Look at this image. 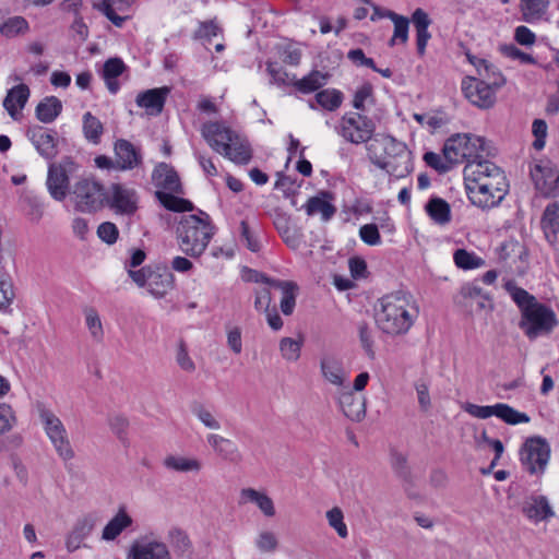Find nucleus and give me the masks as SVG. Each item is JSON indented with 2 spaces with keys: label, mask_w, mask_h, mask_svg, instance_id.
<instances>
[{
  "label": "nucleus",
  "mask_w": 559,
  "mask_h": 559,
  "mask_svg": "<svg viewBox=\"0 0 559 559\" xmlns=\"http://www.w3.org/2000/svg\"><path fill=\"white\" fill-rule=\"evenodd\" d=\"M29 95V88L24 83L17 84L8 91L3 99V107L13 120L19 119L20 112L25 107Z\"/></svg>",
  "instance_id": "31"
},
{
  "label": "nucleus",
  "mask_w": 559,
  "mask_h": 559,
  "mask_svg": "<svg viewBox=\"0 0 559 559\" xmlns=\"http://www.w3.org/2000/svg\"><path fill=\"white\" fill-rule=\"evenodd\" d=\"M116 168L119 170H132L142 164V154L139 147L130 141L119 139L114 146Z\"/></svg>",
  "instance_id": "22"
},
{
  "label": "nucleus",
  "mask_w": 559,
  "mask_h": 559,
  "mask_svg": "<svg viewBox=\"0 0 559 559\" xmlns=\"http://www.w3.org/2000/svg\"><path fill=\"white\" fill-rule=\"evenodd\" d=\"M465 56L467 61L475 68L480 81H486L495 91L506 84L504 75L493 63L485 58L473 55L471 51H466Z\"/></svg>",
  "instance_id": "21"
},
{
  "label": "nucleus",
  "mask_w": 559,
  "mask_h": 559,
  "mask_svg": "<svg viewBox=\"0 0 559 559\" xmlns=\"http://www.w3.org/2000/svg\"><path fill=\"white\" fill-rule=\"evenodd\" d=\"M152 181L157 191L182 192L180 178L176 170L166 163H159L152 173Z\"/></svg>",
  "instance_id": "25"
},
{
  "label": "nucleus",
  "mask_w": 559,
  "mask_h": 559,
  "mask_svg": "<svg viewBox=\"0 0 559 559\" xmlns=\"http://www.w3.org/2000/svg\"><path fill=\"white\" fill-rule=\"evenodd\" d=\"M169 93L168 86L146 90L136 95L135 104L145 109L147 115L158 116L164 109Z\"/></svg>",
  "instance_id": "23"
},
{
  "label": "nucleus",
  "mask_w": 559,
  "mask_h": 559,
  "mask_svg": "<svg viewBox=\"0 0 559 559\" xmlns=\"http://www.w3.org/2000/svg\"><path fill=\"white\" fill-rule=\"evenodd\" d=\"M485 151V140L468 133L454 134L443 145V153L454 165L483 164Z\"/></svg>",
  "instance_id": "5"
},
{
  "label": "nucleus",
  "mask_w": 559,
  "mask_h": 559,
  "mask_svg": "<svg viewBox=\"0 0 559 559\" xmlns=\"http://www.w3.org/2000/svg\"><path fill=\"white\" fill-rule=\"evenodd\" d=\"M126 70L127 66L120 58H109L105 61L102 70V78L111 94H117L120 90L118 78L122 75Z\"/></svg>",
  "instance_id": "36"
},
{
  "label": "nucleus",
  "mask_w": 559,
  "mask_h": 559,
  "mask_svg": "<svg viewBox=\"0 0 559 559\" xmlns=\"http://www.w3.org/2000/svg\"><path fill=\"white\" fill-rule=\"evenodd\" d=\"M62 103L56 96H49L44 98L36 106V117L44 123L52 122L61 112Z\"/></svg>",
  "instance_id": "40"
},
{
  "label": "nucleus",
  "mask_w": 559,
  "mask_h": 559,
  "mask_svg": "<svg viewBox=\"0 0 559 559\" xmlns=\"http://www.w3.org/2000/svg\"><path fill=\"white\" fill-rule=\"evenodd\" d=\"M344 94L336 88H324L316 93L314 102L309 100L308 106L310 109L316 110L321 107L328 111H336L343 104Z\"/></svg>",
  "instance_id": "35"
},
{
  "label": "nucleus",
  "mask_w": 559,
  "mask_h": 559,
  "mask_svg": "<svg viewBox=\"0 0 559 559\" xmlns=\"http://www.w3.org/2000/svg\"><path fill=\"white\" fill-rule=\"evenodd\" d=\"M367 153L373 165L396 178L406 177L413 169L406 144L391 135L376 138L367 145Z\"/></svg>",
  "instance_id": "4"
},
{
  "label": "nucleus",
  "mask_w": 559,
  "mask_h": 559,
  "mask_svg": "<svg viewBox=\"0 0 559 559\" xmlns=\"http://www.w3.org/2000/svg\"><path fill=\"white\" fill-rule=\"evenodd\" d=\"M133 523L124 507H120L117 513L109 520L102 532V539L105 542L115 540L124 530Z\"/></svg>",
  "instance_id": "34"
},
{
  "label": "nucleus",
  "mask_w": 559,
  "mask_h": 559,
  "mask_svg": "<svg viewBox=\"0 0 559 559\" xmlns=\"http://www.w3.org/2000/svg\"><path fill=\"white\" fill-rule=\"evenodd\" d=\"M384 15H386L394 25L393 35L389 40V45L393 47L397 44H406L408 40L409 20L395 12H386Z\"/></svg>",
  "instance_id": "43"
},
{
  "label": "nucleus",
  "mask_w": 559,
  "mask_h": 559,
  "mask_svg": "<svg viewBox=\"0 0 559 559\" xmlns=\"http://www.w3.org/2000/svg\"><path fill=\"white\" fill-rule=\"evenodd\" d=\"M462 408L475 418L487 419L496 416L508 425L527 424L531 420L527 414L519 412L506 403H497L495 405L465 403L462 405Z\"/></svg>",
  "instance_id": "12"
},
{
  "label": "nucleus",
  "mask_w": 559,
  "mask_h": 559,
  "mask_svg": "<svg viewBox=\"0 0 559 559\" xmlns=\"http://www.w3.org/2000/svg\"><path fill=\"white\" fill-rule=\"evenodd\" d=\"M79 170V165L70 157L59 163H51L48 167L46 187L50 197L56 201H63L70 192V178Z\"/></svg>",
  "instance_id": "10"
},
{
  "label": "nucleus",
  "mask_w": 559,
  "mask_h": 559,
  "mask_svg": "<svg viewBox=\"0 0 559 559\" xmlns=\"http://www.w3.org/2000/svg\"><path fill=\"white\" fill-rule=\"evenodd\" d=\"M419 317V306L408 293H391L379 299L376 323L380 331L391 336L406 334Z\"/></svg>",
  "instance_id": "2"
},
{
  "label": "nucleus",
  "mask_w": 559,
  "mask_h": 559,
  "mask_svg": "<svg viewBox=\"0 0 559 559\" xmlns=\"http://www.w3.org/2000/svg\"><path fill=\"white\" fill-rule=\"evenodd\" d=\"M325 516L330 527H332L341 538L348 536L347 525L344 522V513L341 508L333 507L326 511Z\"/></svg>",
  "instance_id": "56"
},
{
  "label": "nucleus",
  "mask_w": 559,
  "mask_h": 559,
  "mask_svg": "<svg viewBox=\"0 0 559 559\" xmlns=\"http://www.w3.org/2000/svg\"><path fill=\"white\" fill-rule=\"evenodd\" d=\"M39 420L59 457L63 461L72 460L74 451L66 426L57 414L49 408L41 407L39 408Z\"/></svg>",
  "instance_id": "6"
},
{
  "label": "nucleus",
  "mask_w": 559,
  "mask_h": 559,
  "mask_svg": "<svg viewBox=\"0 0 559 559\" xmlns=\"http://www.w3.org/2000/svg\"><path fill=\"white\" fill-rule=\"evenodd\" d=\"M322 377L329 383L342 389L348 385V373L343 361L334 356H324L320 361Z\"/></svg>",
  "instance_id": "27"
},
{
  "label": "nucleus",
  "mask_w": 559,
  "mask_h": 559,
  "mask_svg": "<svg viewBox=\"0 0 559 559\" xmlns=\"http://www.w3.org/2000/svg\"><path fill=\"white\" fill-rule=\"evenodd\" d=\"M524 21L532 23L539 20L548 8V0H520Z\"/></svg>",
  "instance_id": "46"
},
{
  "label": "nucleus",
  "mask_w": 559,
  "mask_h": 559,
  "mask_svg": "<svg viewBox=\"0 0 559 559\" xmlns=\"http://www.w3.org/2000/svg\"><path fill=\"white\" fill-rule=\"evenodd\" d=\"M337 403L343 414L353 421H360L366 416V399L355 393L349 385L342 388L337 394Z\"/></svg>",
  "instance_id": "18"
},
{
  "label": "nucleus",
  "mask_w": 559,
  "mask_h": 559,
  "mask_svg": "<svg viewBox=\"0 0 559 559\" xmlns=\"http://www.w3.org/2000/svg\"><path fill=\"white\" fill-rule=\"evenodd\" d=\"M557 324L555 312L539 304H531L522 312L520 328L530 338H535L540 334L549 333Z\"/></svg>",
  "instance_id": "11"
},
{
  "label": "nucleus",
  "mask_w": 559,
  "mask_h": 559,
  "mask_svg": "<svg viewBox=\"0 0 559 559\" xmlns=\"http://www.w3.org/2000/svg\"><path fill=\"white\" fill-rule=\"evenodd\" d=\"M359 237L368 246H379L381 236L376 224H366L359 228Z\"/></svg>",
  "instance_id": "64"
},
{
  "label": "nucleus",
  "mask_w": 559,
  "mask_h": 559,
  "mask_svg": "<svg viewBox=\"0 0 559 559\" xmlns=\"http://www.w3.org/2000/svg\"><path fill=\"white\" fill-rule=\"evenodd\" d=\"M239 503L254 504L265 518H273L276 514V509L272 498L263 490L254 488H243L239 493Z\"/></svg>",
  "instance_id": "30"
},
{
  "label": "nucleus",
  "mask_w": 559,
  "mask_h": 559,
  "mask_svg": "<svg viewBox=\"0 0 559 559\" xmlns=\"http://www.w3.org/2000/svg\"><path fill=\"white\" fill-rule=\"evenodd\" d=\"M522 512L532 522L547 521L555 515V512L545 496H531L523 506Z\"/></svg>",
  "instance_id": "29"
},
{
  "label": "nucleus",
  "mask_w": 559,
  "mask_h": 559,
  "mask_svg": "<svg viewBox=\"0 0 559 559\" xmlns=\"http://www.w3.org/2000/svg\"><path fill=\"white\" fill-rule=\"evenodd\" d=\"M103 132L104 127L100 120L91 112H85L83 115V133L85 139L93 144H98Z\"/></svg>",
  "instance_id": "48"
},
{
  "label": "nucleus",
  "mask_w": 559,
  "mask_h": 559,
  "mask_svg": "<svg viewBox=\"0 0 559 559\" xmlns=\"http://www.w3.org/2000/svg\"><path fill=\"white\" fill-rule=\"evenodd\" d=\"M542 228L546 240L554 246L559 233V204L557 202H551L546 206L542 217Z\"/></svg>",
  "instance_id": "37"
},
{
  "label": "nucleus",
  "mask_w": 559,
  "mask_h": 559,
  "mask_svg": "<svg viewBox=\"0 0 559 559\" xmlns=\"http://www.w3.org/2000/svg\"><path fill=\"white\" fill-rule=\"evenodd\" d=\"M27 138L36 151L46 159H52L56 154V138L52 132L41 126H34L27 130Z\"/></svg>",
  "instance_id": "24"
},
{
  "label": "nucleus",
  "mask_w": 559,
  "mask_h": 559,
  "mask_svg": "<svg viewBox=\"0 0 559 559\" xmlns=\"http://www.w3.org/2000/svg\"><path fill=\"white\" fill-rule=\"evenodd\" d=\"M76 210L81 212H93L98 210L104 201V191L97 181L83 178L79 180L71 190Z\"/></svg>",
  "instance_id": "13"
},
{
  "label": "nucleus",
  "mask_w": 559,
  "mask_h": 559,
  "mask_svg": "<svg viewBox=\"0 0 559 559\" xmlns=\"http://www.w3.org/2000/svg\"><path fill=\"white\" fill-rule=\"evenodd\" d=\"M216 230L207 213L199 211L197 214H183L175 227L178 249L187 257L199 259L206 251Z\"/></svg>",
  "instance_id": "3"
},
{
  "label": "nucleus",
  "mask_w": 559,
  "mask_h": 559,
  "mask_svg": "<svg viewBox=\"0 0 559 559\" xmlns=\"http://www.w3.org/2000/svg\"><path fill=\"white\" fill-rule=\"evenodd\" d=\"M412 22L416 31L417 52L419 56H424L427 44L431 38V34L429 32L431 19L426 11L421 8H417L412 14Z\"/></svg>",
  "instance_id": "32"
},
{
  "label": "nucleus",
  "mask_w": 559,
  "mask_h": 559,
  "mask_svg": "<svg viewBox=\"0 0 559 559\" xmlns=\"http://www.w3.org/2000/svg\"><path fill=\"white\" fill-rule=\"evenodd\" d=\"M329 78L328 73L319 70H312L301 79L293 74V87L301 94L318 93L328 83Z\"/></svg>",
  "instance_id": "33"
},
{
  "label": "nucleus",
  "mask_w": 559,
  "mask_h": 559,
  "mask_svg": "<svg viewBox=\"0 0 559 559\" xmlns=\"http://www.w3.org/2000/svg\"><path fill=\"white\" fill-rule=\"evenodd\" d=\"M453 260L455 265L462 270H475L485 264V261L480 257L465 249L455 250Z\"/></svg>",
  "instance_id": "51"
},
{
  "label": "nucleus",
  "mask_w": 559,
  "mask_h": 559,
  "mask_svg": "<svg viewBox=\"0 0 559 559\" xmlns=\"http://www.w3.org/2000/svg\"><path fill=\"white\" fill-rule=\"evenodd\" d=\"M305 209L309 216L321 214V218L324 222L330 221L336 212L334 205L319 197L310 198Z\"/></svg>",
  "instance_id": "47"
},
{
  "label": "nucleus",
  "mask_w": 559,
  "mask_h": 559,
  "mask_svg": "<svg viewBox=\"0 0 559 559\" xmlns=\"http://www.w3.org/2000/svg\"><path fill=\"white\" fill-rule=\"evenodd\" d=\"M550 459V445L542 437H531L520 449V462L523 468L532 475H542Z\"/></svg>",
  "instance_id": "9"
},
{
  "label": "nucleus",
  "mask_w": 559,
  "mask_h": 559,
  "mask_svg": "<svg viewBox=\"0 0 559 559\" xmlns=\"http://www.w3.org/2000/svg\"><path fill=\"white\" fill-rule=\"evenodd\" d=\"M254 546L261 554H273L278 549L277 535L270 530L260 531L254 538Z\"/></svg>",
  "instance_id": "49"
},
{
  "label": "nucleus",
  "mask_w": 559,
  "mask_h": 559,
  "mask_svg": "<svg viewBox=\"0 0 559 559\" xmlns=\"http://www.w3.org/2000/svg\"><path fill=\"white\" fill-rule=\"evenodd\" d=\"M14 296L12 282L0 274V312H5L10 308Z\"/></svg>",
  "instance_id": "60"
},
{
  "label": "nucleus",
  "mask_w": 559,
  "mask_h": 559,
  "mask_svg": "<svg viewBox=\"0 0 559 559\" xmlns=\"http://www.w3.org/2000/svg\"><path fill=\"white\" fill-rule=\"evenodd\" d=\"M454 302L466 310H486L491 311L493 306L489 296L474 283H466L454 297Z\"/></svg>",
  "instance_id": "16"
},
{
  "label": "nucleus",
  "mask_w": 559,
  "mask_h": 559,
  "mask_svg": "<svg viewBox=\"0 0 559 559\" xmlns=\"http://www.w3.org/2000/svg\"><path fill=\"white\" fill-rule=\"evenodd\" d=\"M463 175L467 197L477 207L492 209L499 205L508 193L507 177L492 162L465 165Z\"/></svg>",
  "instance_id": "1"
},
{
  "label": "nucleus",
  "mask_w": 559,
  "mask_h": 559,
  "mask_svg": "<svg viewBox=\"0 0 559 559\" xmlns=\"http://www.w3.org/2000/svg\"><path fill=\"white\" fill-rule=\"evenodd\" d=\"M84 323L90 333L91 338L96 343L104 341L105 331L98 311L93 307L83 309Z\"/></svg>",
  "instance_id": "44"
},
{
  "label": "nucleus",
  "mask_w": 559,
  "mask_h": 559,
  "mask_svg": "<svg viewBox=\"0 0 559 559\" xmlns=\"http://www.w3.org/2000/svg\"><path fill=\"white\" fill-rule=\"evenodd\" d=\"M177 192L156 191L155 197L159 203L168 211L183 213L191 212L193 204L187 199L179 198Z\"/></svg>",
  "instance_id": "41"
},
{
  "label": "nucleus",
  "mask_w": 559,
  "mask_h": 559,
  "mask_svg": "<svg viewBox=\"0 0 559 559\" xmlns=\"http://www.w3.org/2000/svg\"><path fill=\"white\" fill-rule=\"evenodd\" d=\"M130 559H171L167 545L159 540L134 543L129 552Z\"/></svg>",
  "instance_id": "26"
},
{
  "label": "nucleus",
  "mask_w": 559,
  "mask_h": 559,
  "mask_svg": "<svg viewBox=\"0 0 559 559\" xmlns=\"http://www.w3.org/2000/svg\"><path fill=\"white\" fill-rule=\"evenodd\" d=\"M166 469L177 473H199L202 469V463L197 457L169 454L163 460Z\"/></svg>",
  "instance_id": "38"
},
{
  "label": "nucleus",
  "mask_w": 559,
  "mask_h": 559,
  "mask_svg": "<svg viewBox=\"0 0 559 559\" xmlns=\"http://www.w3.org/2000/svg\"><path fill=\"white\" fill-rule=\"evenodd\" d=\"M531 177L536 189L543 194H551L559 188V171L548 159H540L531 168Z\"/></svg>",
  "instance_id": "15"
},
{
  "label": "nucleus",
  "mask_w": 559,
  "mask_h": 559,
  "mask_svg": "<svg viewBox=\"0 0 559 559\" xmlns=\"http://www.w3.org/2000/svg\"><path fill=\"white\" fill-rule=\"evenodd\" d=\"M500 261L507 262L512 257L521 258L524 253V248L516 241L503 242L497 250Z\"/></svg>",
  "instance_id": "63"
},
{
  "label": "nucleus",
  "mask_w": 559,
  "mask_h": 559,
  "mask_svg": "<svg viewBox=\"0 0 559 559\" xmlns=\"http://www.w3.org/2000/svg\"><path fill=\"white\" fill-rule=\"evenodd\" d=\"M506 289L511 295L513 301L519 306L521 312H524L526 307H531V304L537 302L525 289L518 287L512 282L506 284Z\"/></svg>",
  "instance_id": "57"
},
{
  "label": "nucleus",
  "mask_w": 559,
  "mask_h": 559,
  "mask_svg": "<svg viewBox=\"0 0 559 559\" xmlns=\"http://www.w3.org/2000/svg\"><path fill=\"white\" fill-rule=\"evenodd\" d=\"M280 353L286 361L295 362L300 358L302 340L283 337L280 341Z\"/></svg>",
  "instance_id": "52"
},
{
  "label": "nucleus",
  "mask_w": 559,
  "mask_h": 559,
  "mask_svg": "<svg viewBox=\"0 0 559 559\" xmlns=\"http://www.w3.org/2000/svg\"><path fill=\"white\" fill-rule=\"evenodd\" d=\"M464 96L479 108H490L496 103V91L486 81L467 76L462 81Z\"/></svg>",
  "instance_id": "14"
},
{
  "label": "nucleus",
  "mask_w": 559,
  "mask_h": 559,
  "mask_svg": "<svg viewBox=\"0 0 559 559\" xmlns=\"http://www.w3.org/2000/svg\"><path fill=\"white\" fill-rule=\"evenodd\" d=\"M108 425L111 432L118 438V440L124 445H129V420L123 415H112L108 418Z\"/></svg>",
  "instance_id": "53"
},
{
  "label": "nucleus",
  "mask_w": 559,
  "mask_h": 559,
  "mask_svg": "<svg viewBox=\"0 0 559 559\" xmlns=\"http://www.w3.org/2000/svg\"><path fill=\"white\" fill-rule=\"evenodd\" d=\"M28 29V22L22 16L10 17L0 25V34L7 38L25 34Z\"/></svg>",
  "instance_id": "50"
},
{
  "label": "nucleus",
  "mask_w": 559,
  "mask_h": 559,
  "mask_svg": "<svg viewBox=\"0 0 559 559\" xmlns=\"http://www.w3.org/2000/svg\"><path fill=\"white\" fill-rule=\"evenodd\" d=\"M98 516L96 513H86L76 519L72 530L67 536L66 546L69 551H75L83 546L84 540L92 534Z\"/></svg>",
  "instance_id": "20"
},
{
  "label": "nucleus",
  "mask_w": 559,
  "mask_h": 559,
  "mask_svg": "<svg viewBox=\"0 0 559 559\" xmlns=\"http://www.w3.org/2000/svg\"><path fill=\"white\" fill-rule=\"evenodd\" d=\"M139 197L134 189L114 183L110 187V207L118 214L133 215L138 210Z\"/></svg>",
  "instance_id": "17"
},
{
  "label": "nucleus",
  "mask_w": 559,
  "mask_h": 559,
  "mask_svg": "<svg viewBox=\"0 0 559 559\" xmlns=\"http://www.w3.org/2000/svg\"><path fill=\"white\" fill-rule=\"evenodd\" d=\"M192 415L207 429L219 430L222 423L206 405L201 402H193L190 406Z\"/></svg>",
  "instance_id": "45"
},
{
  "label": "nucleus",
  "mask_w": 559,
  "mask_h": 559,
  "mask_svg": "<svg viewBox=\"0 0 559 559\" xmlns=\"http://www.w3.org/2000/svg\"><path fill=\"white\" fill-rule=\"evenodd\" d=\"M423 159L427 166L435 169L439 174H445L454 166L453 162L450 160L443 152L442 154L426 152Z\"/></svg>",
  "instance_id": "55"
},
{
  "label": "nucleus",
  "mask_w": 559,
  "mask_h": 559,
  "mask_svg": "<svg viewBox=\"0 0 559 559\" xmlns=\"http://www.w3.org/2000/svg\"><path fill=\"white\" fill-rule=\"evenodd\" d=\"M373 96V87L370 83H364L359 87H357L354 98H353V107L357 110L364 111L366 109V104L372 100Z\"/></svg>",
  "instance_id": "59"
},
{
  "label": "nucleus",
  "mask_w": 559,
  "mask_h": 559,
  "mask_svg": "<svg viewBox=\"0 0 559 559\" xmlns=\"http://www.w3.org/2000/svg\"><path fill=\"white\" fill-rule=\"evenodd\" d=\"M222 32L221 27L215 21L201 22L198 31L194 34L195 39L210 43L213 37H216Z\"/></svg>",
  "instance_id": "62"
},
{
  "label": "nucleus",
  "mask_w": 559,
  "mask_h": 559,
  "mask_svg": "<svg viewBox=\"0 0 559 559\" xmlns=\"http://www.w3.org/2000/svg\"><path fill=\"white\" fill-rule=\"evenodd\" d=\"M429 217L439 225H445L451 221V209L449 203L441 198H432L425 206Z\"/></svg>",
  "instance_id": "42"
},
{
  "label": "nucleus",
  "mask_w": 559,
  "mask_h": 559,
  "mask_svg": "<svg viewBox=\"0 0 559 559\" xmlns=\"http://www.w3.org/2000/svg\"><path fill=\"white\" fill-rule=\"evenodd\" d=\"M129 276L139 287H146L155 298L164 297L174 286V275L166 267L145 266L140 270H129Z\"/></svg>",
  "instance_id": "7"
},
{
  "label": "nucleus",
  "mask_w": 559,
  "mask_h": 559,
  "mask_svg": "<svg viewBox=\"0 0 559 559\" xmlns=\"http://www.w3.org/2000/svg\"><path fill=\"white\" fill-rule=\"evenodd\" d=\"M338 135L353 144L367 143L373 135L376 124L369 117L356 112H345L335 128Z\"/></svg>",
  "instance_id": "8"
},
{
  "label": "nucleus",
  "mask_w": 559,
  "mask_h": 559,
  "mask_svg": "<svg viewBox=\"0 0 559 559\" xmlns=\"http://www.w3.org/2000/svg\"><path fill=\"white\" fill-rule=\"evenodd\" d=\"M499 50L504 57L510 58L512 60H518L522 64L536 63V60L532 55L522 51L521 49H519L516 46H514L512 44L502 45V46H500Z\"/></svg>",
  "instance_id": "58"
},
{
  "label": "nucleus",
  "mask_w": 559,
  "mask_h": 559,
  "mask_svg": "<svg viewBox=\"0 0 559 559\" xmlns=\"http://www.w3.org/2000/svg\"><path fill=\"white\" fill-rule=\"evenodd\" d=\"M201 134L211 148L223 155L228 145H230L236 132L223 123L206 122L201 128Z\"/></svg>",
  "instance_id": "19"
},
{
  "label": "nucleus",
  "mask_w": 559,
  "mask_h": 559,
  "mask_svg": "<svg viewBox=\"0 0 559 559\" xmlns=\"http://www.w3.org/2000/svg\"><path fill=\"white\" fill-rule=\"evenodd\" d=\"M168 539L177 555L185 556L190 554L191 542L182 530L171 528L168 532Z\"/></svg>",
  "instance_id": "54"
},
{
  "label": "nucleus",
  "mask_w": 559,
  "mask_h": 559,
  "mask_svg": "<svg viewBox=\"0 0 559 559\" xmlns=\"http://www.w3.org/2000/svg\"><path fill=\"white\" fill-rule=\"evenodd\" d=\"M223 156L236 164L246 165L250 162L252 152L248 142L236 133Z\"/></svg>",
  "instance_id": "39"
},
{
  "label": "nucleus",
  "mask_w": 559,
  "mask_h": 559,
  "mask_svg": "<svg viewBox=\"0 0 559 559\" xmlns=\"http://www.w3.org/2000/svg\"><path fill=\"white\" fill-rule=\"evenodd\" d=\"M133 0H103L95 4V8L102 12L115 26L121 27L127 19Z\"/></svg>",
  "instance_id": "28"
},
{
  "label": "nucleus",
  "mask_w": 559,
  "mask_h": 559,
  "mask_svg": "<svg viewBox=\"0 0 559 559\" xmlns=\"http://www.w3.org/2000/svg\"><path fill=\"white\" fill-rule=\"evenodd\" d=\"M266 71L271 76V82L277 85L293 86V75H289L282 67L276 63L267 62Z\"/></svg>",
  "instance_id": "61"
}]
</instances>
